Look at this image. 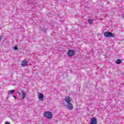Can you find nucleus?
<instances>
[{"label": "nucleus", "mask_w": 124, "mask_h": 124, "mask_svg": "<svg viewBox=\"0 0 124 124\" xmlns=\"http://www.w3.org/2000/svg\"><path fill=\"white\" fill-rule=\"evenodd\" d=\"M14 50H18V47L17 46H15L14 47Z\"/></svg>", "instance_id": "obj_12"}, {"label": "nucleus", "mask_w": 124, "mask_h": 124, "mask_svg": "<svg viewBox=\"0 0 124 124\" xmlns=\"http://www.w3.org/2000/svg\"><path fill=\"white\" fill-rule=\"evenodd\" d=\"M17 93H18L19 95H20V93L17 92Z\"/></svg>", "instance_id": "obj_17"}, {"label": "nucleus", "mask_w": 124, "mask_h": 124, "mask_svg": "<svg viewBox=\"0 0 124 124\" xmlns=\"http://www.w3.org/2000/svg\"><path fill=\"white\" fill-rule=\"evenodd\" d=\"M13 96L15 98V99H17V97H16V96L14 95Z\"/></svg>", "instance_id": "obj_14"}, {"label": "nucleus", "mask_w": 124, "mask_h": 124, "mask_svg": "<svg viewBox=\"0 0 124 124\" xmlns=\"http://www.w3.org/2000/svg\"><path fill=\"white\" fill-rule=\"evenodd\" d=\"M5 124H10V122H6Z\"/></svg>", "instance_id": "obj_15"}, {"label": "nucleus", "mask_w": 124, "mask_h": 124, "mask_svg": "<svg viewBox=\"0 0 124 124\" xmlns=\"http://www.w3.org/2000/svg\"><path fill=\"white\" fill-rule=\"evenodd\" d=\"M104 36L107 38L110 37H115V34L109 31H106L104 32Z\"/></svg>", "instance_id": "obj_2"}, {"label": "nucleus", "mask_w": 124, "mask_h": 124, "mask_svg": "<svg viewBox=\"0 0 124 124\" xmlns=\"http://www.w3.org/2000/svg\"><path fill=\"white\" fill-rule=\"evenodd\" d=\"M93 19H89L88 20V23H89V24H93Z\"/></svg>", "instance_id": "obj_10"}, {"label": "nucleus", "mask_w": 124, "mask_h": 124, "mask_svg": "<svg viewBox=\"0 0 124 124\" xmlns=\"http://www.w3.org/2000/svg\"><path fill=\"white\" fill-rule=\"evenodd\" d=\"M44 116L48 119H51L53 117L52 112L50 111H47L44 113Z\"/></svg>", "instance_id": "obj_3"}, {"label": "nucleus", "mask_w": 124, "mask_h": 124, "mask_svg": "<svg viewBox=\"0 0 124 124\" xmlns=\"http://www.w3.org/2000/svg\"><path fill=\"white\" fill-rule=\"evenodd\" d=\"M65 102L67 103L66 105L64 104L65 106H67L69 110H73V104L71 103V98L70 97L67 96L64 98Z\"/></svg>", "instance_id": "obj_1"}, {"label": "nucleus", "mask_w": 124, "mask_h": 124, "mask_svg": "<svg viewBox=\"0 0 124 124\" xmlns=\"http://www.w3.org/2000/svg\"><path fill=\"white\" fill-rule=\"evenodd\" d=\"M67 55L68 57H72L74 55V51L73 50H69Z\"/></svg>", "instance_id": "obj_5"}, {"label": "nucleus", "mask_w": 124, "mask_h": 124, "mask_svg": "<svg viewBox=\"0 0 124 124\" xmlns=\"http://www.w3.org/2000/svg\"><path fill=\"white\" fill-rule=\"evenodd\" d=\"M2 40V38H1V36H0V42Z\"/></svg>", "instance_id": "obj_16"}, {"label": "nucleus", "mask_w": 124, "mask_h": 124, "mask_svg": "<svg viewBox=\"0 0 124 124\" xmlns=\"http://www.w3.org/2000/svg\"><path fill=\"white\" fill-rule=\"evenodd\" d=\"M44 98V95H43V93H39V96L38 97V99H39V100H41V101H43Z\"/></svg>", "instance_id": "obj_6"}, {"label": "nucleus", "mask_w": 124, "mask_h": 124, "mask_svg": "<svg viewBox=\"0 0 124 124\" xmlns=\"http://www.w3.org/2000/svg\"><path fill=\"white\" fill-rule=\"evenodd\" d=\"M27 62L26 61H23L21 62V65L22 66H23V67H25V66H27Z\"/></svg>", "instance_id": "obj_8"}, {"label": "nucleus", "mask_w": 124, "mask_h": 124, "mask_svg": "<svg viewBox=\"0 0 124 124\" xmlns=\"http://www.w3.org/2000/svg\"><path fill=\"white\" fill-rule=\"evenodd\" d=\"M13 93H14V90H10L9 92V93L10 94Z\"/></svg>", "instance_id": "obj_11"}, {"label": "nucleus", "mask_w": 124, "mask_h": 124, "mask_svg": "<svg viewBox=\"0 0 124 124\" xmlns=\"http://www.w3.org/2000/svg\"><path fill=\"white\" fill-rule=\"evenodd\" d=\"M21 93L22 94V99H25L26 96H27V93H25V92H24V91H22Z\"/></svg>", "instance_id": "obj_7"}, {"label": "nucleus", "mask_w": 124, "mask_h": 124, "mask_svg": "<svg viewBox=\"0 0 124 124\" xmlns=\"http://www.w3.org/2000/svg\"><path fill=\"white\" fill-rule=\"evenodd\" d=\"M116 63L117 64H121L122 63V60L121 59H117L116 60Z\"/></svg>", "instance_id": "obj_9"}, {"label": "nucleus", "mask_w": 124, "mask_h": 124, "mask_svg": "<svg viewBox=\"0 0 124 124\" xmlns=\"http://www.w3.org/2000/svg\"><path fill=\"white\" fill-rule=\"evenodd\" d=\"M42 31H43L44 32H46V29H43Z\"/></svg>", "instance_id": "obj_13"}, {"label": "nucleus", "mask_w": 124, "mask_h": 124, "mask_svg": "<svg viewBox=\"0 0 124 124\" xmlns=\"http://www.w3.org/2000/svg\"><path fill=\"white\" fill-rule=\"evenodd\" d=\"M90 124H97L96 118L93 117L91 119Z\"/></svg>", "instance_id": "obj_4"}]
</instances>
